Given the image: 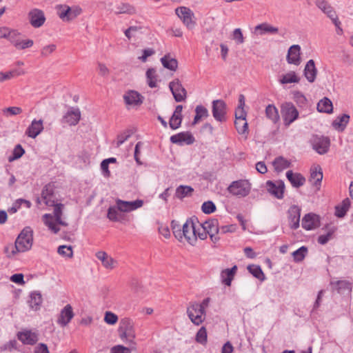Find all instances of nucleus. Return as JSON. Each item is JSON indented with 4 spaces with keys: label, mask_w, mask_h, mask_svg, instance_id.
I'll list each match as a JSON object with an SVG mask.
<instances>
[{
    "label": "nucleus",
    "mask_w": 353,
    "mask_h": 353,
    "mask_svg": "<svg viewBox=\"0 0 353 353\" xmlns=\"http://www.w3.org/2000/svg\"><path fill=\"white\" fill-rule=\"evenodd\" d=\"M104 321L109 325H114L117 322L118 316L111 312H106L105 314Z\"/></svg>",
    "instance_id": "nucleus-63"
},
{
    "label": "nucleus",
    "mask_w": 353,
    "mask_h": 353,
    "mask_svg": "<svg viewBox=\"0 0 353 353\" xmlns=\"http://www.w3.org/2000/svg\"><path fill=\"white\" fill-rule=\"evenodd\" d=\"M351 205V201L348 198L345 199L341 204L335 207V215L339 218L345 216Z\"/></svg>",
    "instance_id": "nucleus-32"
},
{
    "label": "nucleus",
    "mask_w": 353,
    "mask_h": 353,
    "mask_svg": "<svg viewBox=\"0 0 353 353\" xmlns=\"http://www.w3.org/2000/svg\"><path fill=\"white\" fill-rule=\"evenodd\" d=\"M8 39L13 44L15 47V44L19 43L21 40V34L15 30H11L10 34L8 35Z\"/></svg>",
    "instance_id": "nucleus-61"
},
{
    "label": "nucleus",
    "mask_w": 353,
    "mask_h": 353,
    "mask_svg": "<svg viewBox=\"0 0 353 353\" xmlns=\"http://www.w3.org/2000/svg\"><path fill=\"white\" fill-rule=\"evenodd\" d=\"M110 353H130V350L123 345L114 346L110 351Z\"/></svg>",
    "instance_id": "nucleus-64"
},
{
    "label": "nucleus",
    "mask_w": 353,
    "mask_h": 353,
    "mask_svg": "<svg viewBox=\"0 0 353 353\" xmlns=\"http://www.w3.org/2000/svg\"><path fill=\"white\" fill-rule=\"evenodd\" d=\"M236 270H237V267L236 265H234L230 269H225L222 271V272H221L222 281L225 285H226L228 286H230L231 285V282L234 278V276L236 273Z\"/></svg>",
    "instance_id": "nucleus-35"
},
{
    "label": "nucleus",
    "mask_w": 353,
    "mask_h": 353,
    "mask_svg": "<svg viewBox=\"0 0 353 353\" xmlns=\"http://www.w3.org/2000/svg\"><path fill=\"white\" fill-rule=\"evenodd\" d=\"M350 117L347 114L338 116L332 122L333 128L339 132L344 131L350 121Z\"/></svg>",
    "instance_id": "nucleus-29"
},
{
    "label": "nucleus",
    "mask_w": 353,
    "mask_h": 353,
    "mask_svg": "<svg viewBox=\"0 0 353 353\" xmlns=\"http://www.w3.org/2000/svg\"><path fill=\"white\" fill-rule=\"evenodd\" d=\"M30 307L34 310H38L42 303V296L39 292H34L30 294L28 301Z\"/></svg>",
    "instance_id": "nucleus-36"
},
{
    "label": "nucleus",
    "mask_w": 353,
    "mask_h": 353,
    "mask_svg": "<svg viewBox=\"0 0 353 353\" xmlns=\"http://www.w3.org/2000/svg\"><path fill=\"white\" fill-rule=\"evenodd\" d=\"M182 239L185 238L188 243L194 245L197 241L196 227L192 219H188L182 226Z\"/></svg>",
    "instance_id": "nucleus-6"
},
{
    "label": "nucleus",
    "mask_w": 353,
    "mask_h": 353,
    "mask_svg": "<svg viewBox=\"0 0 353 353\" xmlns=\"http://www.w3.org/2000/svg\"><path fill=\"white\" fill-rule=\"evenodd\" d=\"M227 190L236 197H245L250 192L251 183L248 180L234 181L228 187Z\"/></svg>",
    "instance_id": "nucleus-2"
},
{
    "label": "nucleus",
    "mask_w": 353,
    "mask_h": 353,
    "mask_svg": "<svg viewBox=\"0 0 353 353\" xmlns=\"http://www.w3.org/2000/svg\"><path fill=\"white\" fill-rule=\"evenodd\" d=\"M194 192V189L188 185H179L175 192V196L178 199H182L183 198L190 196Z\"/></svg>",
    "instance_id": "nucleus-40"
},
{
    "label": "nucleus",
    "mask_w": 353,
    "mask_h": 353,
    "mask_svg": "<svg viewBox=\"0 0 353 353\" xmlns=\"http://www.w3.org/2000/svg\"><path fill=\"white\" fill-rule=\"evenodd\" d=\"M74 314L72 306L70 304H67L61 310L58 316L57 323L61 327H64L68 325V323L73 319Z\"/></svg>",
    "instance_id": "nucleus-14"
},
{
    "label": "nucleus",
    "mask_w": 353,
    "mask_h": 353,
    "mask_svg": "<svg viewBox=\"0 0 353 353\" xmlns=\"http://www.w3.org/2000/svg\"><path fill=\"white\" fill-rule=\"evenodd\" d=\"M117 10L115 11L116 14H132L135 12L134 8L127 3H122L117 7Z\"/></svg>",
    "instance_id": "nucleus-50"
},
{
    "label": "nucleus",
    "mask_w": 353,
    "mask_h": 353,
    "mask_svg": "<svg viewBox=\"0 0 353 353\" xmlns=\"http://www.w3.org/2000/svg\"><path fill=\"white\" fill-rule=\"evenodd\" d=\"M330 285L333 290H336L339 294H344L345 292H351L352 284L347 280H339L330 281Z\"/></svg>",
    "instance_id": "nucleus-23"
},
{
    "label": "nucleus",
    "mask_w": 353,
    "mask_h": 353,
    "mask_svg": "<svg viewBox=\"0 0 353 353\" xmlns=\"http://www.w3.org/2000/svg\"><path fill=\"white\" fill-rule=\"evenodd\" d=\"M23 74V72L19 70H12L6 72H0V81H4L6 80L10 79L13 77L19 76Z\"/></svg>",
    "instance_id": "nucleus-45"
},
{
    "label": "nucleus",
    "mask_w": 353,
    "mask_h": 353,
    "mask_svg": "<svg viewBox=\"0 0 353 353\" xmlns=\"http://www.w3.org/2000/svg\"><path fill=\"white\" fill-rule=\"evenodd\" d=\"M195 113L192 125H196L201 119L207 118L209 116L208 109L201 105L196 107Z\"/></svg>",
    "instance_id": "nucleus-37"
},
{
    "label": "nucleus",
    "mask_w": 353,
    "mask_h": 353,
    "mask_svg": "<svg viewBox=\"0 0 353 353\" xmlns=\"http://www.w3.org/2000/svg\"><path fill=\"white\" fill-rule=\"evenodd\" d=\"M171 227L174 236L180 241H182V228L180 224L176 221H172Z\"/></svg>",
    "instance_id": "nucleus-53"
},
{
    "label": "nucleus",
    "mask_w": 353,
    "mask_h": 353,
    "mask_svg": "<svg viewBox=\"0 0 353 353\" xmlns=\"http://www.w3.org/2000/svg\"><path fill=\"white\" fill-rule=\"evenodd\" d=\"M56 48L57 46L54 44L46 46L41 49V54L43 57H48L55 51Z\"/></svg>",
    "instance_id": "nucleus-62"
},
{
    "label": "nucleus",
    "mask_w": 353,
    "mask_h": 353,
    "mask_svg": "<svg viewBox=\"0 0 353 353\" xmlns=\"http://www.w3.org/2000/svg\"><path fill=\"white\" fill-rule=\"evenodd\" d=\"M175 13L188 28L192 29L194 27L195 22L192 20L194 13L190 8L184 6L179 7L176 8Z\"/></svg>",
    "instance_id": "nucleus-12"
},
{
    "label": "nucleus",
    "mask_w": 353,
    "mask_h": 353,
    "mask_svg": "<svg viewBox=\"0 0 353 353\" xmlns=\"http://www.w3.org/2000/svg\"><path fill=\"white\" fill-rule=\"evenodd\" d=\"M265 114L266 117L272 120L274 123H276L279 119L278 110L272 104H270L266 107Z\"/></svg>",
    "instance_id": "nucleus-41"
},
{
    "label": "nucleus",
    "mask_w": 353,
    "mask_h": 353,
    "mask_svg": "<svg viewBox=\"0 0 353 353\" xmlns=\"http://www.w3.org/2000/svg\"><path fill=\"white\" fill-rule=\"evenodd\" d=\"M161 62L164 68L172 71H175L178 67L176 59L170 58L169 55H165L161 59Z\"/></svg>",
    "instance_id": "nucleus-38"
},
{
    "label": "nucleus",
    "mask_w": 353,
    "mask_h": 353,
    "mask_svg": "<svg viewBox=\"0 0 353 353\" xmlns=\"http://www.w3.org/2000/svg\"><path fill=\"white\" fill-rule=\"evenodd\" d=\"M334 229L330 230L325 234H321L318 237V243L321 245L326 244L332 237Z\"/></svg>",
    "instance_id": "nucleus-59"
},
{
    "label": "nucleus",
    "mask_w": 353,
    "mask_h": 353,
    "mask_svg": "<svg viewBox=\"0 0 353 353\" xmlns=\"http://www.w3.org/2000/svg\"><path fill=\"white\" fill-rule=\"evenodd\" d=\"M169 88L176 102L185 101L187 97V91L178 79L170 82Z\"/></svg>",
    "instance_id": "nucleus-10"
},
{
    "label": "nucleus",
    "mask_w": 353,
    "mask_h": 353,
    "mask_svg": "<svg viewBox=\"0 0 353 353\" xmlns=\"http://www.w3.org/2000/svg\"><path fill=\"white\" fill-rule=\"evenodd\" d=\"M248 270L255 278L263 281L265 280V275L259 265H249Z\"/></svg>",
    "instance_id": "nucleus-43"
},
{
    "label": "nucleus",
    "mask_w": 353,
    "mask_h": 353,
    "mask_svg": "<svg viewBox=\"0 0 353 353\" xmlns=\"http://www.w3.org/2000/svg\"><path fill=\"white\" fill-rule=\"evenodd\" d=\"M181 122L182 116L172 114L169 121V125L172 130H176L181 126Z\"/></svg>",
    "instance_id": "nucleus-54"
},
{
    "label": "nucleus",
    "mask_w": 353,
    "mask_h": 353,
    "mask_svg": "<svg viewBox=\"0 0 353 353\" xmlns=\"http://www.w3.org/2000/svg\"><path fill=\"white\" fill-rule=\"evenodd\" d=\"M41 199L48 206L54 205L56 198L54 195V186L52 183L46 185L41 191Z\"/></svg>",
    "instance_id": "nucleus-15"
},
{
    "label": "nucleus",
    "mask_w": 353,
    "mask_h": 353,
    "mask_svg": "<svg viewBox=\"0 0 353 353\" xmlns=\"http://www.w3.org/2000/svg\"><path fill=\"white\" fill-rule=\"evenodd\" d=\"M286 177L294 188H299L305 183V178L301 174L294 173L292 170L286 172Z\"/></svg>",
    "instance_id": "nucleus-27"
},
{
    "label": "nucleus",
    "mask_w": 353,
    "mask_h": 353,
    "mask_svg": "<svg viewBox=\"0 0 353 353\" xmlns=\"http://www.w3.org/2000/svg\"><path fill=\"white\" fill-rule=\"evenodd\" d=\"M57 252L65 257L72 258L73 256V251L70 245H60L58 248Z\"/></svg>",
    "instance_id": "nucleus-52"
},
{
    "label": "nucleus",
    "mask_w": 353,
    "mask_h": 353,
    "mask_svg": "<svg viewBox=\"0 0 353 353\" xmlns=\"http://www.w3.org/2000/svg\"><path fill=\"white\" fill-rule=\"evenodd\" d=\"M32 230L30 227H26L19 234L15 241V249L19 252H23L29 250L32 245L33 235Z\"/></svg>",
    "instance_id": "nucleus-1"
},
{
    "label": "nucleus",
    "mask_w": 353,
    "mask_h": 353,
    "mask_svg": "<svg viewBox=\"0 0 353 353\" xmlns=\"http://www.w3.org/2000/svg\"><path fill=\"white\" fill-rule=\"evenodd\" d=\"M28 16L30 23L34 28L42 26L46 21L43 12L39 9H33L29 12Z\"/></svg>",
    "instance_id": "nucleus-18"
},
{
    "label": "nucleus",
    "mask_w": 353,
    "mask_h": 353,
    "mask_svg": "<svg viewBox=\"0 0 353 353\" xmlns=\"http://www.w3.org/2000/svg\"><path fill=\"white\" fill-rule=\"evenodd\" d=\"M187 314L192 321L196 325H201L205 319V310L201 309L199 303H191L187 308Z\"/></svg>",
    "instance_id": "nucleus-5"
},
{
    "label": "nucleus",
    "mask_w": 353,
    "mask_h": 353,
    "mask_svg": "<svg viewBox=\"0 0 353 353\" xmlns=\"http://www.w3.org/2000/svg\"><path fill=\"white\" fill-rule=\"evenodd\" d=\"M119 211L117 207H110L108 210V218L110 221H118L119 220Z\"/></svg>",
    "instance_id": "nucleus-58"
},
{
    "label": "nucleus",
    "mask_w": 353,
    "mask_h": 353,
    "mask_svg": "<svg viewBox=\"0 0 353 353\" xmlns=\"http://www.w3.org/2000/svg\"><path fill=\"white\" fill-rule=\"evenodd\" d=\"M201 210L205 214H211L216 210V205L211 201H205L202 204Z\"/></svg>",
    "instance_id": "nucleus-57"
},
{
    "label": "nucleus",
    "mask_w": 353,
    "mask_h": 353,
    "mask_svg": "<svg viewBox=\"0 0 353 353\" xmlns=\"http://www.w3.org/2000/svg\"><path fill=\"white\" fill-rule=\"evenodd\" d=\"M316 108L320 112L330 114L333 112L332 102L327 97H324L317 103Z\"/></svg>",
    "instance_id": "nucleus-33"
},
{
    "label": "nucleus",
    "mask_w": 353,
    "mask_h": 353,
    "mask_svg": "<svg viewBox=\"0 0 353 353\" xmlns=\"http://www.w3.org/2000/svg\"><path fill=\"white\" fill-rule=\"evenodd\" d=\"M232 39L235 41L236 44H242L244 42V37L240 28H236L234 30Z\"/></svg>",
    "instance_id": "nucleus-60"
},
{
    "label": "nucleus",
    "mask_w": 353,
    "mask_h": 353,
    "mask_svg": "<svg viewBox=\"0 0 353 353\" xmlns=\"http://www.w3.org/2000/svg\"><path fill=\"white\" fill-rule=\"evenodd\" d=\"M301 210L296 205L292 206L289 210V219L290 220V228L296 230L299 227Z\"/></svg>",
    "instance_id": "nucleus-26"
},
{
    "label": "nucleus",
    "mask_w": 353,
    "mask_h": 353,
    "mask_svg": "<svg viewBox=\"0 0 353 353\" xmlns=\"http://www.w3.org/2000/svg\"><path fill=\"white\" fill-rule=\"evenodd\" d=\"M202 228L203 230L208 232L213 243H216L219 241L220 237L218 236L219 234V225L217 219H212L205 221L202 224Z\"/></svg>",
    "instance_id": "nucleus-8"
},
{
    "label": "nucleus",
    "mask_w": 353,
    "mask_h": 353,
    "mask_svg": "<svg viewBox=\"0 0 353 353\" xmlns=\"http://www.w3.org/2000/svg\"><path fill=\"white\" fill-rule=\"evenodd\" d=\"M81 119V112L78 108H71L63 117V122L70 125H77Z\"/></svg>",
    "instance_id": "nucleus-20"
},
{
    "label": "nucleus",
    "mask_w": 353,
    "mask_h": 353,
    "mask_svg": "<svg viewBox=\"0 0 353 353\" xmlns=\"http://www.w3.org/2000/svg\"><path fill=\"white\" fill-rule=\"evenodd\" d=\"M312 148L319 154H324L329 150L330 140L327 137L315 135L311 140Z\"/></svg>",
    "instance_id": "nucleus-7"
},
{
    "label": "nucleus",
    "mask_w": 353,
    "mask_h": 353,
    "mask_svg": "<svg viewBox=\"0 0 353 353\" xmlns=\"http://www.w3.org/2000/svg\"><path fill=\"white\" fill-rule=\"evenodd\" d=\"M24 153L25 150L22 146L20 144H17L13 150L12 155L9 157L8 161L12 162L14 160L18 159L21 158Z\"/></svg>",
    "instance_id": "nucleus-48"
},
{
    "label": "nucleus",
    "mask_w": 353,
    "mask_h": 353,
    "mask_svg": "<svg viewBox=\"0 0 353 353\" xmlns=\"http://www.w3.org/2000/svg\"><path fill=\"white\" fill-rule=\"evenodd\" d=\"M147 83L150 88L157 87V74L156 70L154 68H149L146 71Z\"/></svg>",
    "instance_id": "nucleus-44"
},
{
    "label": "nucleus",
    "mask_w": 353,
    "mask_h": 353,
    "mask_svg": "<svg viewBox=\"0 0 353 353\" xmlns=\"http://www.w3.org/2000/svg\"><path fill=\"white\" fill-rule=\"evenodd\" d=\"M234 125L238 133L243 134L248 132V123L246 120H235Z\"/></svg>",
    "instance_id": "nucleus-51"
},
{
    "label": "nucleus",
    "mask_w": 353,
    "mask_h": 353,
    "mask_svg": "<svg viewBox=\"0 0 353 353\" xmlns=\"http://www.w3.org/2000/svg\"><path fill=\"white\" fill-rule=\"evenodd\" d=\"M303 74L310 83H313L315 81L317 74V69L313 59H310L306 63Z\"/></svg>",
    "instance_id": "nucleus-25"
},
{
    "label": "nucleus",
    "mask_w": 353,
    "mask_h": 353,
    "mask_svg": "<svg viewBox=\"0 0 353 353\" xmlns=\"http://www.w3.org/2000/svg\"><path fill=\"white\" fill-rule=\"evenodd\" d=\"M133 134V132L130 130H128L121 133L117 136V147H119L122 145L125 141H127L129 137Z\"/></svg>",
    "instance_id": "nucleus-55"
},
{
    "label": "nucleus",
    "mask_w": 353,
    "mask_h": 353,
    "mask_svg": "<svg viewBox=\"0 0 353 353\" xmlns=\"http://www.w3.org/2000/svg\"><path fill=\"white\" fill-rule=\"evenodd\" d=\"M281 112L285 126H289L299 117V112L291 102H285L281 105Z\"/></svg>",
    "instance_id": "nucleus-4"
},
{
    "label": "nucleus",
    "mask_w": 353,
    "mask_h": 353,
    "mask_svg": "<svg viewBox=\"0 0 353 353\" xmlns=\"http://www.w3.org/2000/svg\"><path fill=\"white\" fill-rule=\"evenodd\" d=\"M265 188L267 191L275 198L278 199H281L283 198L285 183L283 181H268L265 183Z\"/></svg>",
    "instance_id": "nucleus-11"
},
{
    "label": "nucleus",
    "mask_w": 353,
    "mask_h": 353,
    "mask_svg": "<svg viewBox=\"0 0 353 353\" xmlns=\"http://www.w3.org/2000/svg\"><path fill=\"white\" fill-rule=\"evenodd\" d=\"M307 253V248L305 246H302L292 253L294 261L295 262L302 261Z\"/></svg>",
    "instance_id": "nucleus-46"
},
{
    "label": "nucleus",
    "mask_w": 353,
    "mask_h": 353,
    "mask_svg": "<svg viewBox=\"0 0 353 353\" xmlns=\"http://www.w3.org/2000/svg\"><path fill=\"white\" fill-rule=\"evenodd\" d=\"M279 32V28L270 25L268 23H263L257 25L255 27V32L263 35L265 34H276Z\"/></svg>",
    "instance_id": "nucleus-31"
},
{
    "label": "nucleus",
    "mask_w": 353,
    "mask_h": 353,
    "mask_svg": "<svg viewBox=\"0 0 353 353\" xmlns=\"http://www.w3.org/2000/svg\"><path fill=\"white\" fill-rule=\"evenodd\" d=\"M315 5L325 14L327 15L330 20L337 17L336 12L330 3L326 0H315Z\"/></svg>",
    "instance_id": "nucleus-22"
},
{
    "label": "nucleus",
    "mask_w": 353,
    "mask_h": 353,
    "mask_svg": "<svg viewBox=\"0 0 353 353\" xmlns=\"http://www.w3.org/2000/svg\"><path fill=\"white\" fill-rule=\"evenodd\" d=\"M207 330L202 326L196 334V341L200 344L205 345L207 343Z\"/></svg>",
    "instance_id": "nucleus-47"
},
{
    "label": "nucleus",
    "mask_w": 353,
    "mask_h": 353,
    "mask_svg": "<svg viewBox=\"0 0 353 353\" xmlns=\"http://www.w3.org/2000/svg\"><path fill=\"white\" fill-rule=\"evenodd\" d=\"M286 60L288 63L299 65L301 62V47L299 45H292L288 51Z\"/></svg>",
    "instance_id": "nucleus-16"
},
{
    "label": "nucleus",
    "mask_w": 353,
    "mask_h": 353,
    "mask_svg": "<svg viewBox=\"0 0 353 353\" xmlns=\"http://www.w3.org/2000/svg\"><path fill=\"white\" fill-rule=\"evenodd\" d=\"M17 338L22 343L30 345H34L39 340L38 335L31 330L19 332Z\"/></svg>",
    "instance_id": "nucleus-19"
},
{
    "label": "nucleus",
    "mask_w": 353,
    "mask_h": 353,
    "mask_svg": "<svg viewBox=\"0 0 353 353\" xmlns=\"http://www.w3.org/2000/svg\"><path fill=\"white\" fill-rule=\"evenodd\" d=\"M43 130L42 119H34L26 131V134L30 138L35 139Z\"/></svg>",
    "instance_id": "nucleus-21"
},
{
    "label": "nucleus",
    "mask_w": 353,
    "mask_h": 353,
    "mask_svg": "<svg viewBox=\"0 0 353 353\" xmlns=\"http://www.w3.org/2000/svg\"><path fill=\"white\" fill-rule=\"evenodd\" d=\"M226 103L223 100H214L212 104V112L214 119L219 122L226 121Z\"/></svg>",
    "instance_id": "nucleus-9"
},
{
    "label": "nucleus",
    "mask_w": 353,
    "mask_h": 353,
    "mask_svg": "<svg viewBox=\"0 0 353 353\" xmlns=\"http://www.w3.org/2000/svg\"><path fill=\"white\" fill-rule=\"evenodd\" d=\"M301 225L307 230L315 229L320 225L319 216L313 213H308L303 216Z\"/></svg>",
    "instance_id": "nucleus-17"
},
{
    "label": "nucleus",
    "mask_w": 353,
    "mask_h": 353,
    "mask_svg": "<svg viewBox=\"0 0 353 353\" xmlns=\"http://www.w3.org/2000/svg\"><path fill=\"white\" fill-rule=\"evenodd\" d=\"M119 332L121 339L132 343L135 338L133 321L129 318L122 319L119 323Z\"/></svg>",
    "instance_id": "nucleus-3"
},
{
    "label": "nucleus",
    "mask_w": 353,
    "mask_h": 353,
    "mask_svg": "<svg viewBox=\"0 0 353 353\" xmlns=\"http://www.w3.org/2000/svg\"><path fill=\"white\" fill-rule=\"evenodd\" d=\"M43 218L45 225L50 230H51L54 234H57L59 232L60 228L52 221V216L50 214H44Z\"/></svg>",
    "instance_id": "nucleus-42"
},
{
    "label": "nucleus",
    "mask_w": 353,
    "mask_h": 353,
    "mask_svg": "<svg viewBox=\"0 0 353 353\" xmlns=\"http://www.w3.org/2000/svg\"><path fill=\"white\" fill-rule=\"evenodd\" d=\"M143 97L137 91L129 90L123 96L127 105H139L143 103Z\"/></svg>",
    "instance_id": "nucleus-24"
},
{
    "label": "nucleus",
    "mask_w": 353,
    "mask_h": 353,
    "mask_svg": "<svg viewBox=\"0 0 353 353\" xmlns=\"http://www.w3.org/2000/svg\"><path fill=\"white\" fill-rule=\"evenodd\" d=\"M170 140L172 143L179 145H191L195 141L194 136L189 131L181 132L174 134L170 137Z\"/></svg>",
    "instance_id": "nucleus-13"
},
{
    "label": "nucleus",
    "mask_w": 353,
    "mask_h": 353,
    "mask_svg": "<svg viewBox=\"0 0 353 353\" xmlns=\"http://www.w3.org/2000/svg\"><path fill=\"white\" fill-rule=\"evenodd\" d=\"M80 11L79 10H72L69 6H61L59 11V17L63 21H70L75 18Z\"/></svg>",
    "instance_id": "nucleus-28"
},
{
    "label": "nucleus",
    "mask_w": 353,
    "mask_h": 353,
    "mask_svg": "<svg viewBox=\"0 0 353 353\" xmlns=\"http://www.w3.org/2000/svg\"><path fill=\"white\" fill-rule=\"evenodd\" d=\"M272 164L274 170L278 172H280L291 166V162L281 156L276 157L274 160Z\"/></svg>",
    "instance_id": "nucleus-34"
},
{
    "label": "nucleus",
    "mask_w": 353,
    "mask_h": 353,
    "mask_svg": "<svg viewBox=\"0 0 353 353\" xmlns=\"http://www.w3.org/2000/svg\"><path fill=\"white\" fill-rule=\"evenodd\" d=\"M300 81V78L297 77L296 74L294 71H290L283 75H282L281 78L279 80V82L281 84H287L291 83H299Z\"/></svg>",
    "instance_id": "nucleus-39"
},
{
    "label": "nucleus",
    "mask_w": 353,
    "mask_h": 353,
    "mask_svg": "<svg viewBox=\"0 0 353 353\" xmlns=\"http://www.w3.org/2000/svg\"><path fill=\"white\" fill-rule=\"evenodd\" d=\"M322 179L323 172L321 168L317 165L312 168L310 181L312 182L313 185L318 187V189H319Z\"/></svg>",
    "instance_id": "nucleus-30"
},
{
    "label": "nucleus",
    "mask_w": 353,
    "mask_h": 353,
    "mask_svg": "<svg viewBox=\"0 0 353 353\" xmlns=\"http://www.w3.org/2000/svg\"><path fill=\"white\" fill-rule=\"evenodd\" d=\"M15 48L17 50H24L32 47L34 44V41L32 39H21L19 43L15 42Z\"/></svg>",
    "instance_id": "nucleus-56"
},
{
    "label": "nucleus",
    "mask_w": 353,
    "mask_h": 353,
    "mask_svg": "<svg viewBox=\"0 0 353 353\" xmlns=\"http://www.w3.org/2000/svg\"><path fill=\"white\" fill-rule=\"evenodd\" d=\"M293 99L299 107H304L307 104V99L303 93L299 91L293 93Z\"/></svg>",
    "instance_id": "nucleus-49"
}]
</instances>
